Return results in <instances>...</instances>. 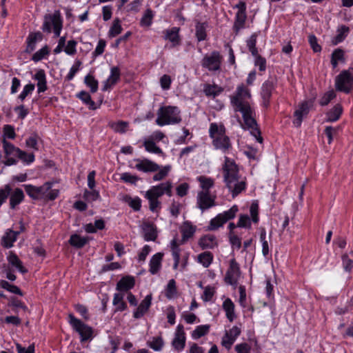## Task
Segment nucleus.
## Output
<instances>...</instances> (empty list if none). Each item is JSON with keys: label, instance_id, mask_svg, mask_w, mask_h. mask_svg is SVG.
<instances>
[{"label": "nucleus", "instance_id": "obj_1", "mask_svg": "<svg viewBox=\"0 0 353 353\" xmlns=\"http://www.w3.org/2000/svg\"><path fill=\"white\" fill-rule=\"evenodd\" d=\"M250 98V90L242 84L237 86L235 92L231 96V104L235 112H240L242 114L243 120V123L241 124L242 128L250 130V134L256 138V141L262 143L263 138L255 119V111L249 102Z\"/></svg>", "mask_w": 353, "mask_h": 353}, {"label": "nucleus", "instance_id": "obj_2", "mask_svg": "<svg viewBox=\"0 0 353 353\" xmlns=\"http://www.w3.org/2000/svg\"><path fill=\"white\" fill-rule=\"evenodd\" d=\"M222 170L223 181L232 194V198L236 197L245 190L246 179L239 174L238 166L233 160L225 157Z\"/></svg>", "mask_w": 353, "mask_h": 353}, {"label": "nucleus", "instance_id": "obj_3", "mask_svg": "<svg viewBox=\"0 0 353 353\" xmlns=\"http://www.w3.org/2000/svg\"><path fill=\"white\" fill-rule=\"evenodd\" d=\"M52 184L51 182H46L39 187L30 184L23 185V187L27 194L34 200L53 201L58 197L59 190L52 189Z\"/></svg>", "mask_w": 353, "mask_h": 353}, {"label": "nucleus", "instance_id": "obj_4", "mask_svg": "<svg viewBox=\"0 0 353 353\" xmlns=\"http://www.w3.org/2000/svg\"><path fill=\"white\" fill-rule=\"evenodd\" d=\"M181 121V111L176 106H163L157 112L156 123L159 126L174 125Z\"/></svg>", "mask_w": 353, "mask_h": 353}, {"label": "nucleus", "instance_id": "obj_5", "mask_svg": "<svg viewBox=\"0 0 353 353\" xmlns=\"http://www.w3.org/2000/svg\"><path fill=\"white\" fill-rule=\"evenodd\" d=\"M209 133L216 149L225 152L231 148L230 139L225 134V128L223 126L219 127L216 123H212L210 124Z\"/></svg>", "mask_w": 353, "mask_h": 353}, {"label": "nucleus", "instance_id": "obj_6", "mask_svg": "<svg viewBox=\"0 0 353 353\" xmlns=\"http://www.w3.org/2000/svg\"><path fill=\"white\" fill-rule=\"evenodd\" d=\"M62 29V20L59 13L46 14L44 17L42 30L50 33L53 30L55 37H59Z\"/></svg>", "mask_w": 353, "mask_h": 353}, {"label": "nucleus", "instance_id": "obj_7", "mask_svg": "<svg viewBox=\"0 0 353 353\" xmlns=\"http://www.w3.org/2000/svg\"><path fill=\"white\" fill-rule=\"evenodd\" d=\"M238 210L239 209L237 205H234L228 210L219 214L216 217L210 221V224L208 226V230L210 231L216 230L220 227L223 226V224L225 223L228 221L231 220L235 217Z\"/></svg>", "mask_w": 353, "mask_h": 353}, {"label": "nucleus", "instance_id": "obj_8", "mask_svg": "<svg viewBox=\"0 0 353 353\" xmlns=\"http://www.w3.org/2000/svg\"><path fill=\"white\" fill-rule=\"evenodd\" d=\"M69 323L72 328L80 335L81 341L92 339L93 330L90 326L85 324L72 314L69 315Z\"/></svg>", "mask_w": 353, "mask_h": 353}, {"label": "nucleus", "instance_id": "obj_9", "mask_svg": "<svg viewBox=\"0 0 353 353\" xmlns=\"http://www.w3.org/2000/svg\"><path fill=\"white\" fill-rule=\"evenodd\" d=\"M335 85L337 90L345 93L350 92L353 87V76L349 70L342 71L335 80Z\"/></svg>", "mask_w": 353, "mask_h": 353}, {"label": "nucleus", "instance_id": "obj_10", "mask_svg": "<svg viewBox=\"0 0 353 353\" xmlns=\"http://www.w3.org/2000/svg\"><path fill=\"white\" fill-rule=\"evenodd\" d=\"M221 61L222 56L219 52L213 51L203 57L201 65L209 71H217L221 68Z\"/></svg>", "mask_w": 353, "mask_h": 353}, {"label": "nucleus", "instance_id": "obj_11", "mask_svg": "<svg viewBox=\"0 0 353 353\" xmlns=\"http://www.w3.org/2000/svg\"><path fill=\"white\" fill-rule=\"evenodd\" d=\"M216 196L206 191H199L196 195V206L202 212L216 205Z\"/></svg>", "mask_w": 353, "mask_h": 353}, {"label": "nucleus", "instance_id": "obj_12", "mask_svg": "<svg viewBox=\"0 0 353 353\" xmlns=\"http://www.w3.org/2000/svg\"><path fill=\"white\" fill-rule=\"evenodd\" d=\"M172 183L170 181H166L165 183H161L158 185L152 186L150 190H148L145 196H149L151 197H154L155 199H159L164 194H167L169 196H172Z\"/></svg>", "mask_w": 353, "mask_h": 353}, {"label": "nucleus", "instance_id": "obj_13", "mask_svg": "<svg viewBox=\"0 0 353 353\" xmlns=\"http://www.w3.org/2000/svg\"><path fill=\"white\" fill-rule=\"evenodd\" d=\"M240 275L241 270L239 265L235 259H232L230 261V267L225 274V281L231 285H236Z\"/></svg>", "mask_w": 353, "mask_h": 353}, {"label": "nucleus", "instance_id": "obj_14", "mask_svg": "<svg viewBox=\"0 0 353 353\" xmlns=\"http://www.w3.org/2000/svg\"><path fill=\"white\" fill-rule=\"evenodd\" d=\"M276 81L274 79H268L261 87V95L263 99V104L265 107H268L270 104V100L272 94L275 90Z\"/></svg>", "mask_w": 353, "mask_h": 353}, {"label": "nucleus", "instance_id": "obj_15", "mask_svg": "<svg viewBox=\"0 0 353 353\" xmlns=\"http://www.w3.org/2000/svg\"><path fill=\"white\" fill-rule=\"evenodd\" d=\"M241 334V329L237 326H234L228 331H225L221 340V345L227 350L231 349L233 343Z\"/></svg>", "mask_w": 353, "mask_h": 353}, {"label": "nucleus", "instance_id": "obj_16", "mask_svg": "<svg viewBox=\"0 0 353 353\" xmlns=\"http://www.w3.org/2000/svg\"><path fill=\"white\" fill-rule=\"evenodd\" d=\"M137 163L134 165V168H136L139 171H141L143 172H157L159 169V165L148 159H135L134 160Z\"/></svg>", "mask_w": 353, "mask_h": 353}, {"label": "nucleus", "instance_id": "obj_17", "mask_svg": "<svg viewBox=\"0 0 353 353\" xmlns=\"http://www.w3.org/2000/svg\"><path fill=\"white\" fill-rule=\"evenodd\" d=\"M313 105L312 101H304L299 107V108L294 112L295 119L293 123L295 126L299 127L302 123L303 117L306 115L309 112V110Z\"/></svg>", "mask_w": 353, "mask_h": 353}, {"label": "nucleus", "instance_id": "obj_18", "mask_svg": "<svg viewBox=\"0 0 353 353\" xmlns=\"http://www.w3.org/2000/svg\"><path fill=\"white\" fill-rule=\"evenodd\" d=\"M120 70L118 67H112L110 70V75L108 79L103 82L102 90L106 91L112 88L120 79Z\"/></svg>", "mask_w": 353, "mask_h": 353}, {"label": "nucleus", "instance_id": "obj_19", "mask_svg": "<svg viewBox=\"0 0 353 353\" xmlns=\"http://www.w3.org/2000/svg\"><path fill=\"white\" fill-rule=\"evenodd\" d=\"M198 243L202 250L213 249L218 245L216 238L212 234H206L201 236Z\"/></svg>", "mask_w": 353, "mask_h": 353}, {"label": "nucleus", "instance_id": "obj_20", "mask_svg": "<svg viewBox=\"0 0 353 353\" xmlns=\"http://www.w3.org/2000/svg\"><path fill=\"white\" fill-rule=\"evenodd\" d=\"M152 302V295H147L144 299L141 302L138 307L133 313V316L135 319L141 318L145 312L148 310L151 305Z\"/></svg>", "mask_w": 353, "mask_h": 353}, {"label": "nucleus", "instance_id": "obj_21", "mask_svg": "<svg viewBox=\"0 0 353 353\" xmlns=\"http://www.w3.org/2000/svg\"><path fill=\"white\" fill-rule=\"evenodd\" d=\"M182 234V243L187 241L192 238L196 232V226L189 221H185L180 228Z\"/></svg>", "mask_w": 353, "mask_h": 353}, {"label": "nucleus", "instance_id": "obj_22", "mask_svg": "<svg viewBox=\"0 0 353 353\" xmlns=\"http://www.w3.org/2000/svg\"><path fill=\"white\" fill-rule=\"evenodd\" d=\"M19 234V232L8 230L2 237V245L6 248H12L13 246V243L17 241Z\"/></svg>", "mask_w": 353, "mask_h": 353}, {"label": "nucleus", "instance_id": "obj_23", "mask_svg": "<svg viewBox=\"0 0 353 353\" xmlns=\"http://www.w3.org/2000/svg\"><path fill=\"white\" fill-rule=\"evenodd\" d=\"M135 284L134 279L130 276H126L121 278L117 284L116 289L121 292L128 291L132 289Z\"/></svg>", "mask_w": 353, "mask_h": 353}, {"label": "nucleus", "instance_id": "obj_24", "mask_svg": "<svg viewBox=\"0 0 353 353\" xmlns=\"http://www.w3.org/2000/svg\"><path fill=\"white\" fill-rule=\"evenodd\" d=\"M143 237L146 241H155L157 237L156 227L150 223H145L142 227Z\"/></svg>", "mask_w": 353, "mask_h": 353}, {"label": "nucleus", "instance_id": "obj_25", "mask_svg": "<svg viewBox=\"0 0 353 353\" xmlns=\"http://www.w3.org/2000/svg\"><path fill=\"white\" fill-rule=\"evenodd\" d=\"M163 254L158 252L152 256L150 261V272L152 274H156L161 268V262Z\"/></svg>", "mask_w": 353, "mask_h": 353}, {"label": "nucleus", "instance_id": "obj_26", "mask_svg": "<svg viewBox=\"0 0 353 353\" xmlns=\"http://www.w3.org/2000/svg\"><path fill=\"white\" fill-rule=\"evenodd\" d=\"M42 37V34L40 32L30 33L27 38L26 51L28 53L33 52L36 48L37 41H41Z\"/></svg>", "mask_w": 353, "mask_h": 353}, {"label": "nucleus", "instance_id": "obj_27", "mask_svg": "<svg viewBox=\"0 0 353 353\" xmlns=\"http://www.w3.org/2000/svg\"><path fill=\"white\" fill-rule=\"evenodd\" d=\"M24 199V194L21 189L16 188L10 194V207L11 209H14L17 205L23 201Z\"/></svg>", "mask_w": 353, "mask_h": 353}, {"label": "nucleus", "instance_id": "obj_28", "mask_svg": "<svg viewBox=\"0 0 353 353\" xmlns=\"http://www.w3.org/2000/svg\"><path fill=\"white\" fill-rule=\"evenodd\" d=\"M343 112V108L340 104H336L326 114V122H335L339 119Z\"/></svg>", "mask_w": 353, "mask_h": 353}, {"label": "nucleus", "instance_id": "obj_29", "mask_svg": "<svg viewBox=\"0 0 353 353\" xmlns=\"http://www.w3.org/2000/svg\"><path fill=\"white\" fill-rule=\"evenodd\" d=\"M3 148L6 157H17L18 154H23L22 150L19 148L15 147L12 143L7 141L6 139L3 140Z\"/></svg>", "mask_w": 353, "mask_h": 353}, {"label": "nucleus", "instance_id": "obj_30", "mask_svg": "<svg viewBox=\"0 0 353 353\" xmlns=\"http://www.w3.org/2000/svg\"><path fill=\"white\" fill-rule=\"evenodd\" d=\"M330 61L333 68H336L339 63H345V58L344 50L341 48L335 49L332 53Z\"/></svg>", "mask_w": 353, "mask_h": 353}, {"label": "nucleus", "instance_id": "obj_31", "mask_svg": "<svg viewBox=\"0 0 353 353\" xmlns=\"http://www.w3.org/2000/svg\"><path fill=\"white\" fill-rule=\"evenodd\" d=\"M124 294L123 292L115 293L112 304L115 307L114 312H122L127 308V304L123 301Z\"/></svg>", "mask_w": 353, "mask_h": 353}, {"label": "nucleus", "instance_id": "obj_32", "mask_svg": "<svg viewBox=\"0 0 353 353\" xmlns=\"http://www.w3.org/2000/svg\"><path fill=\"white\" fill-rule=\"evenodd\" d=\"M34 79L37 81V85L38 88V92L40 93L45 92L47 90V85L46 77L44 70H38L34 75Z\"/></svg>", "mask_w": 353, "mask_h": 353}, {"label": "nucleus", "instance_id": "obj_33", "mask_svg": "<svg viewBox=\"0 0 353 353\" xmlns=\"http://www.w3.org/2000/svg\"><path fill=\"white\" fill-rule=\"evenodd\" d=\"M179 31V28L174 27L165 32V39L172 42V46H176L180 43Z\"/></svg>", "mask_w": 353, "mask_h": 353}, {"label": "nucleus", "instance_id": "obj_34", "mask_svg": "<svg viewBox=\"0 0 353 353\" xmlns=\"http://www.w3.org/2000/svg\"><path fill=\"white\" fill-rule=\"evenodd\" d=\"M208 23L205 22L201 23L199 21L196 22L195 26V35L198 41L205 40L207 37L206 29Z\"/></svg>", "mask_w": 353, "mask_h": 353}, {"label": "nucleus", "instance_id": "obj_35", "mask_svg": "<svg viewBox=\"0 0 353 353\" xmlns=\"http://www.w3.org/2000/svg\"><path fill=\"white\" fill-rule=\"evenodd\" d=\"M223 308L225 312L228 319L232 322L235 318L234 305L230 299H226L223 303Z\"/></svg>", "mask_w": 353, "mask_h": 353}, {"label": "nucleus", "instance_id": "obj_36", "mask_svg": "<svg viewBox=\"0 0 353 353\" xmlns=\"http://www.w3.org/2000/svg\"><path fill=\"white\" fill-rule=\"evenodd\" d=\"M349 32L350 29L347 26L345 25L339 26L336 30L337 34L333 40L334 44L336 45L342 42L346 38Z\"/></svg>", "mask_w": 353, "mask_h": 353}, {"label": "nucleus", "instance_id": "obj_37", "mask_svg": "<svg viewBox=\"0 0 353 353\" xmlns=\"http://www.w3.org/2000/svg\"><path fill=\"white\" fill-rule=\"evenodd\" d=\"M88 242L87 237L81 236L79 234H72L69 240V243L71 245L81 248L83 247Z\"/></svg>", "mask_w": 353, "mask_h": 353}, {"label": "nucleus", "instance_id": "obj_38", "mask_svg": "<svg viewBox=\"0 0 353 353\" xmlns=\"http://www.w3.org/2000/svg\"><path fill=\"white\" fill-rule=\"evenodd\" d=\"M8 261L12 266L17 268L21 273L27 272V270L22 265V262L14 253L12 252H10V254L8 256Z\"/></svg>", "mask_w": 353, "mask_h": 353}, {"label": "nucleus", "instance_id": "obj_39", "mask_svg": "<svg viewBox=\"0 0 353 353\" xmlns=\"http://www.w3.org/2000/svg\"><path fill=\"white\" fill-rule=\"evenodd\" d=\"M213 258V254L210 252H204L198 255L197 261L204 268H208L212 263Z\"/></svg>", "mask_w": 353, "mask_h": 353}, {"label": "nucleus", "instance_id": "obj_40", "mask_svg": "<svg viewBox=\"0 0 353 353\" xmlns=\"http://www.w3.org/2000/svg\"><path fill=\"white\" fill-rule=\"evenodd\" d=\"M77 97L84 103L88 105L89 109L96 110L97 108L95 105L94 101L92 100L91 97L88 92L85 91H81L77 94Z\"/></svg>", "mask_w": 353, "mask_h": 353}, {"label": "nucleus", "instance_id": "obj_41", "mask_svg": "<svg viewBox=\"0 0 353 353\" xmlns=\"http://www.w3.org/2000/svg\"><path fill=\"white\" fill-rule=\"evenodd\" d=\"M0 285L2 288L8 290V292L18 294L20 296H23V294L21 290L17 285L10 284L8 281L5 280H1L0 281Z\"/></svg>", "mask_w": 353, "mask_h": 353}, {"label": "nucleus", "instance_id": "obj_42", "mask_svg": "<svg viewBox=\"0 0 353 353\" xmlns=\"http://www.w3.org/2000/svg\"><path fill=\"white\" fill-rule=\"evenodd\" d=\"M197 180L200 182L201 191H206L210 192V189L214 185V181L211 178H208L204 176H200L197 178Z\"/></svg>", "mask_w": 353, "mask_h": 353}, {"label": "nucleus", "instance_id": "obj_43", "mask_svg": "<svg viewBox=\"0 0 353 353\" xmlns=\"http://www.w3.org/2000/svg\"><path fill=\"white\" fill-rule=\"evenodd\" d=\"M148 345L154 351L161 350L164 343L161 336H155L151 341H148Z\"/></svg>", "mask_w": 353, "mask_h": 353}, {"label": "nucleus", "instance_id": "obj_44", "mask_svg": "<svg viewBox=\"0 0 353 353\" xmlns=\"http://www.w3.org/2000/svg\"><path fill=\"white\" fill-rule=\"evenodd\" d=\"M210 330L209 325H199L192 332V336L194 339H198L201 336L207 334Z\"/></svg>", "mask_w": 353, "mask_h": 353}, {"label": "nucleus", "instance_id": "obj_45", "mask_svg": "<svg viewBox=\"0 0 353 353\" xmlns=\"http://www.w3.org/2000/svg\"><path fill=\"white\" fill-rule=\"evenodd\" d=\"M145 150L150 153L163 154L162 150L153 141L145 140L143 143Z\"/></svg>", "mask_w": 353, "mask_h": 353}, {"label": "nucleus", "instance_id": "obj_46", "mask_svg": "<svg viewBox=\"0 0 353 353\" xmlns=\"http://www.w3.org/2000/svg\"><path fill=\"white\" fill-rule=\"evenodd\" d=\"M203 91L206 96L216 97L223 91V89L216 85H206Z\"/></svg>", "mask_w": 353, "mask_h": 353}, {"label": "nucleus", "instance_id": "obj_47", "mask_svg": "<svg viewBox=\"0 0 353 353\" xmlns=\"http://www.w3.org/2000/svg\"><path fill=\"white\" fill-rule=\"evenodd\" d=\"M122 31V27L121 26V21L119 19H115L113 23L110 28L108 32V36L110 37H114L119 34Z\"/></svg>", "mask_w": 353, "mask_h": 353}, {"label": "nucleus", "instance_id": "obj_48", "mask_svg": "<svg viewBox=\"0 0 353 353\" xmlns=\"http://www.w3.org/2000/svg\"><path fill=\"white\" fill-rule=\"evenodd\" d=\"M84 83L90 88V91L94 93L98 90V81L91 74H88L84 78Z\"/></svg>", "mask_w": 353, "mask_h": 353}, {"label": "nucleus", "instance_id": "obj_49", "mask_svg": "<svg viewBox=\"0 0 353 353\" xmlns=\"http://www.w3.org/2000/svg\"><path fill=\"white\" fill-rule=\"evenodd\" d=\"M246 19L245 11H238L236 14V19L234 22V28L236 30L242 28L244 26Z\"/></svg>", "mask_w": 353, "mask_h": 353}, {"label": "nucleus", "instance_id": "obj_50", "mask_svg": "<svg viewBox=\"0 0 353 353\" xmlns=\"http://www.w3.org/2000/svg\"><path fill=\"white\" fill-rule=\"evenodd\" d=\"M170 170L171 166L169 165L163 167L161 169H159V172L153 176V180L154 181L163 180L168 175Z\"/></svg>", "mask_w": 353, "mask_h": 353}, {"label": "nucleus", "instance_id": "obj_51", "mask_svg": "<svg viewBox=\"0 0 353 353\" xmlns=\"http://www.w3.org/2000/svg\"><path fill=\"white\" fill-rule=\"evenodd\" d=\"M185 343V336L175 335L174 339L172 341V345L178 351H181L184 347Z\"/></svg>", "mask_w": 353, "mask_h": 353}, {"label": "nucleus", "instance_id": "obj_52", "mask_svg": "<svg viewBox=\"0 0 353 353\" xmlns=\"http://www.w3.org/2000/svg\"><path fill=\"white\" fill-rule=\"evenodd\" d=\"M256 36L255 34H252L247 41V46L252 56H256L258 53V50L256 47Z\"/></svg>", "mask_w": 353, "mask_h": 353}, {"label": "nucleus", "instance_id": "obj_53", "mask_svg": "<svg viewBox=\"0 0 353 353\" xmlns=\"http://www.w3.org/2000/svg\"><path fill=\"white\" fill-rule=\"evenodd\" d=\"M12 191L10 185H6L0 189V207L6 202Z\"/></svg>", "mask_w": 353, "mask_h": 353}, {"label": "nucleus", "instance_id": "obj_54", "mask_svg": "<svg viewBox=\"0 0 353 353\" xmlns=\"http://www.w3.org/2000/svg\"><path fill=\"white\" fill-rule=\"evenodd\" d=\"M48 48L47 46H45L33 54L32 59L34 62H38L43 59L47 54H48Z\"/></svg>", "mask_w": 353, "mask_h": 353}, {"label": "nucleus", "instance_id": "obj_55", "mask_svg": "<svg viewBox=\"0 0 353 353\" xmlns=\"http://www.w3.org/2000/svg\"><path fill=\"white\" fill-rule=\"evenodd\" d=\"M125 201L134 210L138 211L141 208V199L139 197L132 198L126 196Z\"/></svg>", "mask_w": 353, "mask_h": 353}, {"label": "nucleus", "instance_id": "obj_56", "mask_svg": "<svg viewBox=\"0 0 353 353\" xmlns=\"http://www.w3.org/2000/svg\"><path fill=\"white\" fill-rule=\"evenodd\" d=\"M153 18L152 11L150 9L147 10L141 19V25L142 26L148 27L152 24Z\"/></svg>", "mask_w": 353, "mask_h": 353}, {"label": "nucleus", "instance_id": "obj_57", "mask_svg": "<svg viewBox=\"0 0 353 353\" xmlns=\"http://www.w3.org/2000/svg\"><path fill=\"white\" fill-rule=\"evenodd\" d=\"M81 64H82V62L80 60H79V59L75 60L74 65L70 68L69 73L68 74V75L66 77V79L68 81H70L74 78L76 73L79 70V68H80Z\"/></svg>", "mask_w": 353, "mask_h": 353}, {"label": "nucleus", "instance_id": "obj_58", "mask_svg": "<svg viewBox=\"0 0 353 353\" xmlns=\"http://www.w3.org/2000/svg\"><path fill=\"white\" fill-rule=\"evenodd\" d=\"M77 42L74 40H70L68 41L67 45L63 48L64 52L68 55H74L77 52Z\"/></svg>", "mask_w": 353, "mask_h": 353}, {"label": "nucleus", "instance_id": "obj_59", "mask_svg": "<svg viewBox=\"0 0 353 353\" xmlns=\"http://www.w3.org/2000/svg\"><path fill=\"white\" fill-rule=\"evenodd\" d=\"M128 126V123L125 121H119L113 123L111 125L112 128L117 132L124 133L126 132Z\"/></svg>", "mask_w": 353, "mask_h": 353}, {"label": "nucleus", "instance_id": "obj_60", "mask_svg": "<svg viewBox=\"0 0 353 353\" xmlns=\"http://www.w3.org/2000/svg\"><path fill=\"white\" fill-rule=\"evenodd\" d=\"M176 293V282L174 279H170L166 288V296L169 299L174 296Z\"/></svg>", "mask_w": 353, "mask_h": 353}, {"label": "nucleus", "instance_id": "obj_61", "mask_svg": "<svg viewBox=\"0 0 353 353\" xmlns=\"http://www.w3.org/2000/svg\"><path fill=\"white\" fill-rule=\"evenodd\" d=\"M121 179L125 183L135 185L139 180V178L136 175H132L129 172H124L121 174Z\"/></svg>", "mask_w": 353, "mask_h": 353}, {"label": "nucleus", "instance_id": "obj_62", "mask_svg": "<svg viewBox=\"0 0 353 353\" xmlns=\"http://www.w3.org/2000/svg\"><path fill=\"white\" fill-rule=\"evenodd\" d=\"M341 129L339 126L337 127H332V126H327L324 130V132L325 135L327 136L328 139V143L330 144L333 140V136L336 134L338 131Z\"/></svg>", "mask_w": 353, "mask_h": 353}, {"label": "nucleus", "instance_id": "obj_63", "mask_svg": "<svg viewBox=\"0 0 353 353\" xmlns=\"http://www.w3.org/2000/svg\"><path fill=\"white\" fill-rule=\"evenodd\" d=\"M335 97L336 94L333 90L329 91L324 94L320 99L319 103L322 106L327 105Z\"/></svg>", "mask_w": 353, "mask_h": 353}, {"label": "nucleus", "instance_id": "obj_64", "mask_svg": "<svg viewBox=\"0 0 353 353\" xmlns=\"http://www.w3.org/2000/svg\"><path fill=\"white\" fill-rule=\"evenodd\" d=\"M236 353H251V346L247 343H241L235 345Z\"/></svg>", "mask_w": 353, "mask_h": 353}]
</instances>
